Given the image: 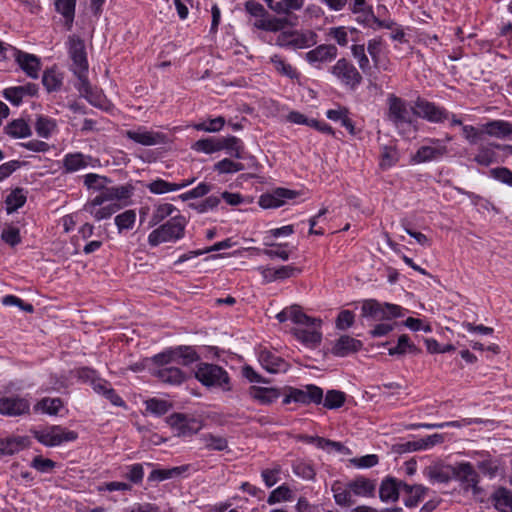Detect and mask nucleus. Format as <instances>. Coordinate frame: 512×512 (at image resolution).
<instances>
[{"instance_id":"nucleus-28","label":"nucleus","mask_w":512,"mask_h":512,"mask_svg":"<svg viewBox=\"0 0 512 512\" xmlns=\"http://www.w3.org/2000/svg\"><path fill=\"white\" fill-rule=\"evenodd\" d=\"M180 217V212L172 204L164 203L156 207L153 213L154 224H158L166 220L164 224H172L171 221H175ZM174 224H180L175 222Z\"/></svg>"},{"instance_id":"nucleus-24","label":"nucleus","mask_w":512,"mask_h":512,"mask_svg":"<svg viewBox=\"0 0 512 512\" xmlns=\"http://www.w3.org/2000/svg\"><path fill=\"white\" fill-rule=\"evenodd\" d=\"M483 131L492 137L508 139L512 137V123L505 120H492L483 125Z\"/></svg>"},{"instance_id":"nucleus-10","label":"nucleus","mask_w":512,"mask_h":512,"mask_svg":"<svg viewBox=\"0 0 512 512\" xmlns=\"http://www.w3.org/2000/svg\"><path fill=\"white\" fill-rule=\"evenodd\" d=\"M123 135L134 143L142 146L162 145L168 141L166 134L160 131L149 129L142 125L124 131Z\"/></svg>"},{"instance_id":"nucleus-47","label":"nucleus","mask_w":512,"mask_h":512,"mask_svg":"<svg viewBox=\"0 0 512 512\" xmlns=\"http://www.w3.org/2000/svg\"><path fill=\"white\" fill-rule=\"evenodd\" d=\"M176 349V363L182 365H189L199 360V355L196 350L191 346H178Z\"/></svg>"},{"instance_id":"nucleus-38","label":"nucleus","mask_w":512,"mask_h":512,"mask_svg":"<svg viewBox=\"0 0 512 512\" xmlns=\"http://www.w3.org/2000/svg\"><path fill=\"white\" fill-rule=\"evenodd\" d=\"M27 200V192L23 188L12 190L4 201L7 213H12L22 207Z\"/></svg>"},{"instance_id":"nucleus-13","label":"nucleus","mask_w":512,"mask_h":512,"mask_svg":"<svg viewBox=\"0 0 512 512\" xmlns=\"http://www.w3.org/2000/svg\"><path fill=\"white\" fill-rule=\"evenodd\" d=\"M30 402L19 396L0 397V414L17 417L29 413Z\"/></svg>"},{"instance_id":"nucleus-58","label":"nucleus","mask_w":512,"mask_h":512,"mask_svg":"<svg viewBox=\"0 0 512 512\" xmlns=\"http://www.w3.org/2000/svg\"><path fill=\"white\" fill-rule=\"evenodd\" d=\"M382 44L383 41L381 37L370 39L367 43V52L371 56L372 62L375 67H378L379 65Z\"/></svg>"},{"instance_id":"nucleus-34","label":"nucleus","mask_w":512,"mask_h":512,"mask_svg":"<svg viewBox=\"0 0 512 512\" xmlns=\"http://www.w3.org/2000/svg\"><path fill=\"white\" fill-rule=\"evenodd\" d=\"M199 441L205 449L210 451H224L228 448V441L225 437L212 433L201 434Z\"/></svg>"},{"instance_id":"nucleus-12","label":"nucleus","mask_w":512,"mask_h":512,"mask_svg":"<svg viewBox=\"0 0 512 512\" xmlns=\"http://www.w3.org/2000/svg\"><path fill=\"white\" fill-rule=\"evenodd\" d=\"M298 193L286 188H276L264 193L259 198V205L264 209L279 208L297 197Z\"/></svg>"},{"instance_id":"nucleus-14","label":"nucleus","mask_w":512,"mask_h":512,"mask_svg":"<svg viewBox=\"0 0 512 512\" xmlns=\"http://www.w3.org/2000/svg\"><path fill=\"white\" fill-rule=\"evenodd\" d=\"M184 235V226H159L153 230L148 242L151 246H158L162 243L175 242Z\"/></svg>"},{"instance_id":"nucleus-52","label":"nucleus","mask_w":512,"mask_h":512,"mask_svg":"<svg viewBox=\"0 0 512 512\" xmlns=\"http://www.w3.org/2000/svg\"><path fill=\"white\" fill-rule=\"evenodd\" d=\"M62 406L63 403L60 398H43L37 403L35 409L50 415H56Z\"/></svg>"},{"instance_id":"nucleus-25","label":"nucleus","mask_w":512,"mask_h":512,"mask_svg":"<svg viewBox=\"0 0 512 512\" xmlns=\"http://www.w3.org/2000/svg\"><path fill=\"white\" fill-rule=\"evenodd\" d=\"M91 160V156L84 155L80 152L68 153L64 156L62 160L63 169L67 173H73L88 167L90 165Z\"/></svg>"},{"instance_id":"nucleus-1","label":"nucleus","mask_w":512,"mask_h":512,"mask_svg":"<svg viewBox=\"0 0 512 512\" xmlns=\"http://www.w3.org/2000/svg\"><path fill=\"white\" fill-rule=\"evenodd\" d=\"M276 318L281 323L292 320L296 325L292 329L294 336L307 348H315L320 343V321L307 316L298 306L285 308Z\"/></svg>"},{"instance_id":"nucleus-18","label":"nucleus","mask_w":512,"mask_h":512,"mask_svg":"<svg viewBox=\"0 0 512 512\" xmlns=\"http://www.w3.org/2000/svg\"><path fill=\"white\" fill-rule=\"evenodd\" d=\"M69 55L73 61V70L82 69L88 70V62L85 51V44L82 39L76 36H70L69 41Z\"/></svg>"},{"instance_id":"nucleus-45","label":"nucleus","mask_w":512,"mask_h":512,"mask_svg":"<svg viewBox=\"0 0 512 512\" xmlns=\"http://www.w3.org/2000/svg\"><path fill=\"white\" fill-rule=\"evenodd\" d=\"M352 56L357 61L359 69L364 73L368 74L371 71L370 60L366 54L364 44H354L351 46Z\"/></svg>"},{"instance_id":"nucleus-8","label":"nucleus","mask_w":512,"mask_h":512,"mask_svg":"<svg viewBox=\"0 0 512 512\" xmlns=\"http://www.w3.org/2000/svg\"><path fill=\"white\" fill-rule=\"evenodd\" d=\"M166 422L178 437H191L203 428L200 418L184 413H173L167 417Z\"/></svg>"},{"instance_id":"nucleus-36","label":"nucleus","mask_w":512,"mask_h":512,"mask_svg":"<svg viewBox=\"0 0 512 512\" xmlns=\"http://www.w3.org/2000/svg\"><path fill=\"white\" fill-rule=\"evenodd\" d=\"M250 396L261 404H270L277 400L280 393L275 388L252 386L249 389Z\"/></svg>"},{"instance_id":"nucleus-3","label":"nucleus","mask_w":512,"mask_h":512,"mask_svg":"<svg viewBox=\"0 0 512 512\" xmlns=\"http://www.w3.org/2000/svg\"><path fill=\"white\" fill-rule=\"evenodd\" d=\"M413 115L433 124H442L449 121L451 127L462 125V119L444 106L418 97L414 101Z\"/></svg>"},{"instance_id":"nucleus-21","label":"nucleus","mask_w":512,"mask_h":512,"mask_svg":"<svg viewBox=\"0 0 512 512\" xmlns=\"http://www.w3.org/2000/svg\"><path fill=\"white\" fill-rule=\"evenodd\" d=\"M259 362L262 367L270 373L285 372L288 367L284 359L268 350H262L260 352Z\"/></svg>"},{"instance_id":"nucleus-19","label":"nucleus","mask_w":512,"mask_h":512,"mask_svg":"<svg viewBox=\"0 0 512 512\" xmlns=\"http://www.w3.org/2000/svg\"><path fill=\"white\" fill-rule=\"evenodd\" d=\"M363 343L349 335H343L337 339L330 352L337 357H346L350 354L360 351Z\"/></svg>"},{"instance_id":"nucleus-22","label":"nucleus","mask_w":512,"mask_h":512,"mask_svg":"<svg viewBox=\"0 0 512 512\" xmlns=\"http://www.w3.org/2000/svg\"><path fill=\"white\" fill-rule=\"evenodd\" d=\"M428 488L421 484L410 485L404 482L402 484V493L405 494L404 504L408 508L416 507L421 501H423Z\"/></svg>"},{"instance_id":"nucleus-11","label":"nucleus","mask_w":512,"mask_h":512,"mask_svg":"<svg viewBox=\"0 0 512 512\" xmlns=\"http://www.w3.org/2000/svg\"><path fill=\"white\" fill-rule=\"evenodd\" d=\"M452 476L460 482L465 491L479 492V476L473 465L469 462H461L451 468Z\"/></svg>"},{"instance_id":"nucleus-56","label":"nucleus","mask_w":512,"mask_h":512,"mask_svg":"<svg viewBox=\"0 0 512 512\" xmlns=\"http://www.w3.org/2000/svg\"><path fill=\"white\" fill-rule=\"evenodd\" d=\"M225 125V118L222 116L216 117L214 119H210L208 122H202L194 125V128L198 131L204 132H218Z\"/></svg>"},{"instance_id":"nucleus-17","label":"nucleus","mask_w":512,"mask_h":512,"mask_svg":"<svg viewBox=\"0 0 512 512\" xmlns=\"http://www.w3.org/2000/svg\"><path fill=\"white\" fill-rule=\"evenodd\" d=\"M502 149V150H510L512 151V146L505 145L502 146L500 144L496 143H481L478 146L477 153L474 155L472 160L476 162L478 165L488 167L493 163L497 162V154L496 150Z\"/></svg>"},{"instance_id":"nucleus-33","label":"nucleus","mask_w":512,"mask_h":512,"mask_svg":"<svg viewBox=\"0 0 512 512\" xmlns=\"http://www.w3.org/2000/svg\"><path fill=\"white\" fill-rule=\"evenodd\" d=\"M268 7L277 14H288L291 11L299 10L304 0H264Z\"/></svg>"},{"instance_id":"nucleus-40","label":"nucleus","mask_w":512,"mask_h":512,"mask_svg":"<svg viewBox=\"0 0 512 512\" xmlns=\"http://www.w3.org/2000/svg\"><path fill=\"white\" fill-rule=\"evenodd\" d=\"M57 129L56 120L47 116L39 115L35 122V131L41 138L48 139Z\"/></svg>"},{"instance_id":"nucleus-31","label":"nucleus","mask_w":512,"mask_h":512,"mask_svg":"<svg viewBox=\"0 0 512 512\" xmlns=\"http://www.w3.org/2000/svg\"><path fill=\"white\" fill-rule=\"evenodd\" d=\"M400 159L396 145H384L380 148L379 166L382 170H388L395 166Z\"/></svg>"},{"instance_id":"nucleus-48","label":"nucleus","mask_w":512,"mask_h":512,"mask_svg":"<svg viewBox=\"0 0 512 512\" xmlns=\"http://www.w3.org/2000/svg\"><path fill=\"white\" fill-rule=\"evenodd\" d=\"M192 148L198 152L212 154L214 152L222 150L223 145L220 140H217L214 138H206V139H200V140L196 141L193 144Z\"/></svg>"},{"instance_id":"nucleus-60","label":"nucleus","mask_w":512,"mask_h":512,"mask_svg":"<svg viewBox=\"0 0 512 512\" xmlns=\"http://www.w3.org/2000/svg\"><path fill=\"white\" fill-rule=\"evenodd\" d=\"M322 450H325L328 453L341 455H350L352 453L351 450L348 447L344 446L341 442L332 441L324 438H322Z\"/></svg>"},{"instance_id":"nucleus-39","label":"nucleus","mask_w":512,"mask_h":512,"mask_svg":"<svg viewBox=\"0 0 512 512\" xmlns=\"http://www.w3.org/2000/svg\"><path fill=\"white\" fill-rule=\"evenodd\" d=\"M155 375L164 383L179 385L184 379V373L177 367H163L155 372Z\"/></svg>"},{"instance_id":"nucleus-9","label":"nucleus","mask_w":512,"mask_h":512,"mask_svg":"<svg viewBox=\"0 0 512 512\" xmlns=\"http://www.w3.org/2000/svg\"><path fill=\"white\" fill-rule=\"evenodd\" d=\"M34 437L41 444L54 447L64 442H70L77 439L78 434L75 431L67 430L61 426H52L44 430L34 431Z\"/></svg>"},{"instance_id":"nucleus-64","label":"nucleus","mask_w":512,"mask_h":512,"mask_svg":"<svg viewBox=\"0 0 512 512\" xmlns=\"http://www.w3.org/2000/svg\"><path fill=\"white\" fill-rule=\"evenodd\" d=\"M491 176L499 182L512 187V171L506 167H497L490 170Z\"/></svg>"},{"instance_id":"nucleus-44","label":"nucleus","mask_w":512,"mask_h":512,"mask_svg":"<svg viewBox=\"0 0 512 512\" xmlns=\"http://www.w3.org/2000/svg\"><path fill=\"white\" fill-rule=\"evenodd\" d=\"M6 133L12 138H26L31 135L30 126L23 119H16L5 127Z\"/></svg>"},{"instance_id":"nucleus-53","label":"nucleus","mask_w":512,"mask_h":512,"mask_svg":"<svg viewBox=\"0 0 512 512\" xmlns=\"http://www.w3.org/2000/svg\"><path fill=\"white\" fill-rule=\"evenodd\" d=\"M214 169L220 174H230L242 171L244 165L240 162H235L229 158H225L214 165Z\"/></svg>"},{"instance_id":"nucleus-55","label":"nucleus","mask_w":512,"mask_h":512,"mask_svg":"<svg viewBox=\"0 0 512 512\" xmlns=\"http://www.w3.org/2000/svg\"><path fill=\"white\" fill-rule=\"evenodd\" d=\"M292 499V491L290 488L286 485H281L274 489L268 499L267 502L270 505H273L275 503L281 502V501H289Z\"/></svg>"},{"instance_id":"nucleus-43","label":"nucleus","mask_w":512,"mask_h":512,"mask_svg":"<svg viewBox=\"0 0 512 512\" xmlns=\"http://www.w3.org/2000/svg\"><path fill=\"white\" fill-rule=\"evenodd\" d=\"M83 183L88 190L98 191L100 194L108 188L107 185L111 183V180L103 175L88 173L84 176Z\"/></svg>"},{"instance_id":"nucleus-57","label":"nucleus","mask_w":512,"mask_h":512,"mask_svg":"<svg viewBox=\"0 0 512 512\" xmlns=\"http://www.w3.org/2000/svg\"><path fill=\"white\" fill-rule=\"evenodd\" d=\"M359 15L356 17V22L362 25L365 28H371L373 30H377L375 26L376 18L372 6L367 7V9L362 10Z\"/></svg>"},{"instance_id":"nucleus-63","label":"nucleus","mask_w":512,"mask_h":512,"mask_svg":"<svg viewBox=\"0 0 512 512\" xmlns=\"http://www.w3.org/2000/svg\"><path fill=\"white\" fill-rule=\"evenodd\" d=\"M461 126H462L463 136L466 138V140L471 145L477 144L481 140L482 135L485 134L483 129L479 130L476 127H474L473 125H463L462 124Z\"/></svg>"},{"instance_id":"nucleus-4","label":"nucleus","mask_w":512,"mask_h":512,"mask_svg":"<svg viewBox=\"0 0 512 512\" xmlns=\"http://www.w3.org/2000/svg\"><path fill=\"white\" fill-rule=\"evenodd\" d=\"M196 379L206 387H214L228 392L232 389L230 377L221 366L211 363H200L195 371Z\"/></svg>"},{"instance_id":"nucleus-61","label":"nucleus","mask_w":512,"mask_h":512,"mask_svg":"<svg viewBox=\"0 0 512 512\" xmlns=\"http://www.w3.org/2000/svg\"><path fill=\"white\" fill-rule=\"evenodd\" d=\"M87 72L88 70L74 69V73L78 78L77 88L84 96H89L92 93V86L87 78Z\"/></svg>"},{"instance_id":"nucleus-20","label":"nucleus","mask_w":512,"mask_h":512,"mask_svg":"<svg viewBox=\"0 0 512 512\" xmlns=\"http://www.w3.org/2000/svg\"><path fill=\"white\" fill-rule=\"evenodd\" d=\"M404 481L393 477L384 479L379 488V497L382 502H396L399 499V493L402 492Z\"/></svg>"},{"instance_id":"nucleus-41","label":"nucleus","mask_w":512,"mask_h":512,"mask_svg":"<svg viewBox=\"0 0 512 512\" xmlns=\"http://www.w3.org/2000/svg\"><path fill=\"white\" fill-rule=\"evenodd\" d=\"M331 490L333 492V496L335 502L340 506H351L354 501L352 499L351 490L348 487V483L346 485L341 482H334L332 484Z\"/></svg>"},{"instance_id":"nucleus-37","label":"nucleus","mask_w":512,"mask_h":512,"mask_svg":"<svg viewBox=\"0 0 512 512\" xmlns=\"http://www.w3.org/2000/svg\"><path fill=\"white\" fill-rule=\"evenodd\" d=\"M453 466L432 465L426 468L425 474L431 482L448 483L451 480Z\"/></svg>"},{"instance_id":"nucleus-27","label":"nucleus","mask_w":512,"mask_h":512,"mask_svg":"<svg viewBox=\"0 0 512 512\" xmlns=\"http://www.w3.org/2000/svg\"><path fill=\"white\" fill-rule=\"evenodd\" d=\"M29 445L27 437H8L0 439V456L13 455Z\"/></svg>"},{"instance_id":"nucleus-30","label":"nucleus","mask_w":512,"mask_h":512,"mask_svg":"<svg viewBox=\"0 0 512 512\" xmlns=\"http://www.w3.org/2000/svg\"><path fill=\"white\" fill-rule=\"evenodd\" d=\"M494 507L501 512H512V491L499 487L491 496Z\"/></svg>"},{"instance_id":"nucleus-51","label":"nucleus","mask_w":512,"mask_h":512,"mask_svg":"<svg viewBox=\"0 0 512 512\" xmlns=\"http://www.w3.org/2000/svg\"><path fill=\"white\" fill-rule=\"evenodd\" d=\"M42 83L47 91L52 92L60 89L62 85L61 75L54 69L46 70L42 77Z\"/></svg>"},{"instance_id":"nucleus-16","label":"nucleus","mask_w":512,"mask_h":512,"mask_svg":"<svg viewBox=\"0 0 512 512\" xmlns=\"http://www.w3.org/2000/svg\"><path fill=\"white\" fill-rule=\"evenodd\" d=\"M132 193L133 187L129 184L108 187L103 193L95 196V203L104 204L105 202L119 201L123 204H127Z\"/></svg>"},{"instance_id":"nucleus-2","label":"nucleus","mask_w":512,"mask_h":512,"mask_svg":"<svg viewBox=\"0 0 512 512\" xmlns=\"http://www.w3.org/2000/svg\"><path fill=\"white\" fill-rule=\"evenodd\" d=\"M386 120L402 137H408L418 130L417 120L410 114L407 101L393 93L387 96Z\"/></svg>"},{"instance_id":"nucleus-6","label":"nucleus","mask_w":512,"mask_h":512,"mask_svg":"<svg viewBox=\"0 0 512 512\" xmlns=\"http://www.w3.org/2000/svg\"><path fill=\"white\" fill-rule=\"evenodd\" d=\"M405 309L391 303H381L375 299H368L362 303L361 316L375 321L391 320L404 316Z\"/></svg>"},{"instance_id":"nucleus-42","label":"nucleus","mask_w":512,"mask_h":512,"mask_svg":"<svg viewBox=\"0 0 512 512\" xmlns=\"http://www.w3.org/2000/svg\"><path fill=\"white\" fill-rule=\"evenodd\" d=\"M103 204H96L95 197L91 200V202L85 207V210L88 211L91 215H93L96 221H100L110 217L114 214L118 207L112 204L107 206H102Z\"/></svg>"},{"instance_id":"nucleus-5","label":"nucleus","mask_w":512,"mask_h":512,"mask_svg":"<svg viewBox=\"0 0 512 512\" xmlns=\"http://www.w3.org/2000/svg\"><path fill=\"white\" fill-rule=\"evenodd\" d=\"M451 140L452 136L449 134H446L445 139L425 138L423 140L424 144L411 156V162L413 164H422L440 160L447 154V143Z\"/></svg>"},{"instance_id":"nucleus-59","label":"nucleus","mask_w":512,"mask_h":512,"mask_svg":"<svg viewBox=\"0 0 512 512\" xmlns=\"http://www.w3.org/2000/svg\"><path fill=\"white\" fill-rule=\"evenodd\" d=\"M350 463L359 469H366L376 466L379 463V457L376 454H368L361 457L350 459Z\"/></svg>"},{"instance_id":"nucleus-29","label":"nucleus","mask_w":512,"mask_h":512,"mask_svg":"<svg viewBox=\"0 0 512 512\" xmlns=\"http://www.w3.org/2000/svg\"><path fill=\"white\" fill-rule=\"evenodd\" d=\"M17 62L27 76L36 79L39 76L40 62L39 59L28 53L20 52L17 56Z\"/></svg>"},{"instance_id":"nucleus-49","label":"nucleus","mask_w":512,"mask_h":512,"mask_svg":"<svg viewBox=\"0 0 512 512\" xmlns=\"http://www.w3.org/2000/svg\"><path fill=\"white\" fill-rule=\"evenodd\" d=\"M145 406L147 412L156 416H162L172 408L171 403H169L166 400L158 398H150L146 400Z\"/></svg>"},{"instance_id":"nucleus-35","label":"nucleus","mask_w":512,"mask_h":512,"mask_svg":"<svg viewBox=\"0 0 512 512\" xmlns=\"http://www.w3.org/2000/svg\"><path fill=\"white\" fill-rule=\"evenodd\" d=\"M76 0H56L55 9L64 18L65 26L68 30L72 28L75 16Z\"/></svg>"},{"instance_id":"nucleus-32","label":"nucleus","mask_w":512,"mask_h":512,"mask_svg":"<svg viewBox=\"0 0 512 512\" xmlns=\"http://www.w3.org/2000/svg\"><path fill=\"white\" fill-rule=\"evenodd\" d=\"M189 470V465H182L169 469H154L148 476L150 482H161L167 479L176 478Z\"/></svg>"},{"instance_id":"nucleus-26","label":"nucleus","mask_w":512,"mask_h":512,"mask_svg":"<svg viewBox=\"0 0 512 512\" xmlns=\"http://www.w3.org/2000/svg\"><path fill=\"white\" fill-rule=\"evenodd\" d=\"M194 181H195V178L185 180V181H182L179 183H171V182L165 181L163 179H156V180L152 181L151 183H149L147 185V188L153 194H164V193H168V192H174V191L181 190V189L191 185L192 183H194Z\"/></svg>"},{"instance_id":"nucleus-54","label":"nucleus","mask_w":512,"mask_h":512,"mask_svg":"<svg viewBox=\"0 0 512 512\" xmlns=\"http://www.w3.org/2000/svg\"><path fill=\"white\" fill-rule=\"evenodd\" d=\"M444 437L442 434H432L428 435L425 438H422L413 443L414 450H427L438 444L443 443Z\"/></svg>"},{"instance_id":"nucleus-7","label":"nucleus","mask_w":512,"mask_h":512,"mask_svg":"<svg viewBox=\"0 0 512 512\" xmlns=\"http://www.w3.org/2000/svg\"><path fill=\"white\" fill-rule=\"evenodd\" d=\"M330 73L341 85L350 90H356L363 80L358 69L346 58H340L330 68Z\"/></svg>"},{"instance_id":"nucleus-46","label":"nucleus","mask_w":512,"mask_h":512,"mask_svg":"<svg viewBox=\"0 0 512 512\" xmlns=\"http://www.w3.org/2000/svg\"><path fill=\"white\" fill-rule=\"evenodd\" d=\"M231 246V243H230V240H224V241H220L218 243H215L213 246L209 247V248H206V249H198V250H194V251H190L188 253H185L183 255H181L175 262V264H181V263H184L185 261H188L194 257H197V256H200L202 254H205V253H208L210 251H219L221 249H224V248H228Z\"/></svg>"},{"instance_id":"nucleus-62","label":"nucleus","mask_w":512,"mask_h":512,"mask_svg":"<svg viewBox=\"0 0 512 512\" xmlns=\"http://www.w3.org/2000/svg\"><path fill=\"white\" fill-rule=\"evenodd\" d=\"M327 37L335 40L338 45L345 47L348 44L347 29L344 26L330 28Z\"/></svg>"},{"instance_id":"nucleus-50","label":"nucleus","mask_w":512,"mask_h":512,"mask_svg":"<svg viewBox=\"0 0 512 512\" xmlns=\"http://www.w3.org/2000/svg\"><path fill=\"white\" fill-rule=\"evenodd\" d=\"M346 401V394L339 390H328L324 399V407L328 409H338Z\"/></svg>"},{"instance_id":"nucleus-23","label":"nucleus","mask_w":512,"mask_h":512,"mask_svg":"<svg viewBox=\"0 0 512 512\" xmlns=\"http://www.w3.org/2000/svg\"><path fill=\"white\" fill-rule=\"evenodd\" d=\"M348 487L352 495L364 498L373 497L376 491L375 482L362 476L350 481Z\"/></svg>"},{"instance_id":"nucleus-15","label":"nucleus","mask_w":512,"mask_h":512,"mask_svg":"<svg viewBox=\"0 0 512 512\" xmlns=\"http://www.w3.org/2000/svg\"><path fill=\"white\" fill-rule=\"evenodd\" d=\"M307 390L290 387L288 393L283 399V404H289L291 402L297 403H320V388L314 385L306 386Z\"/></svg>"}]
</instances>
